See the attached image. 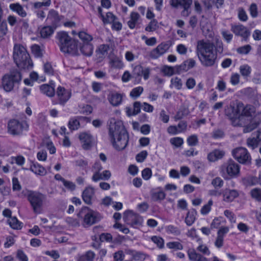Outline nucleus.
Here are the masks:
<instances>
[{"label": "nucleus", "mask_w": 261, "mask_h": 261, "mask_svg": "<svg viewBox=\"0 0 261 261\" xmlns=\"http://www.w3.org/2000/svg\"><path fill=\"white\" fill-rule=\"evenodd\" d=\"M158 27V21L153 19L145 28V31L147 32H153L156 30Z\"/></svg>", "instance_id": "6e6d98bb"}, {"label": "nucleus", "mask_w": 261, "mask_h": 261, "mask_svg": "<svg viewBox=\"0 0 261 261\" xmlns=\"http://www.w3.org/2000/svg\"><path fill=\"white\" fill-rule=\"evenodd\" d=\"M232 155L241 164H247L251 162V155L246 148L240 147L234 149Z\"/></svg>", "instance_id": "f8f14e48"}, {"label": "nucleus", "mask_w": 261, "mask_h": 261, "mask_svg": "<svg viewBox=\"0 0 261 261\" xmlns=\"http://www.w3.org/2000/svg\"><path fill=\"white\" fill-rule=\"evenodd\" d=\"M170 48V45L167 42H162L153 49L149 53L151 58L156 59L166 53Z\"/></svg>", "instance_id": "dca6fc26"}, {"label": "nucleus", "mask_w": 261, "mask_h": 261, "mask_svg": "<svg viewBox=\"0 0 261 261\" xmlns=\"http://www.w3.org/2000/svg\"><path fill=\"white\" fill-rule=\"evenodd\" d=\"M143 88L141 86L133 88L130 92V96L133 98H137L143 93Z\"/></svg>", "instance_id": "09e8293b"}, {"label": "nucleus", "mask_w": 261, "mask_h": 261, "mask_svg": "<svg viewBox=\"0 0 261 261\" xmlns=\"http://www.w3.org/2000/svg\"><path fill=\"white\" fill-rule=\"evenodd\" d=\"M187 254L190 261H207L206 257L197 253L194 249H189Z\"/></svg>", "instance_id": "bb28decb"}, {"label": "nucleus", "mask_w": 261, "mask_h": 261, "mask_svg": "<svg viewBox=\"0 0 261 261\" xmlns=\"http://www.w3.org/2000/svg\"><path fill=\"white\" fill-rule=\"evenodd\" d=\"M74 164L76 166L79 167L83 170H85L88 166V162L84 159H79L74 161Z\"/></svg>", "instance_id": "8fccbe9b"}, {"label": "nucleus", "mask_w": 261, "mask_h": 261, "mask_svg": "<svg viewBox=\"0 0 261 261\" xmlns=\"http://www.w3.org/2000/svg\"><path fill=\"white\" fill-rule=\"evenodd\" d=\"M226 222L225 220L222 217H218L215 218L212 221L211 227L212 228H220V225Z\"/></svg>", "instance_id": "c03bdc74"}, {"label": "nucleus", "mask_w": 261, "mask_h": 261, "mask_svg": "<svg viewBox=\"0 0 261 261\" xmlns=\"http://www.w3.org/2000/svg\"><path fill=\"white\" fill-rule=\"evenodd\" d=\"M79 140L84 150L90 149L93 144L94 139L89 132H82L79 134Z\"/></svg>", "instance_id": "2eb2a0df"}, {"label": "nucleus", "mask_w": 261, "mask_h": 261, "mask_svg": "<svg viewBox=\"0 0 261 261\" xmlns=\"http://www.w3.org/2000/svg\"><path fill=\"white\" fill-rule=\"evenodd\" d=\"M43 70L45 74L52 75L54 73V69L49 62H46L43 65Z\"/></svg>", "instance_id": "bf43d9fd"}, {"label": "nucleus", "mask_w": 261, "mask_h": 261, "mask_svg": "<svg viewBox=\"0 0 261 261\" xmlns=\"http://www.w3.org/2000/svg\"><path fill=\"white\" fill-rule=\"evenodd\" d=\"M63 18V16L60 15L57 11L51 9L48 12L46 21L50 26L56 29L60 25L61 21Z\"/></svg>", "instance_id": "4468645a"}, {"label": "nucleus", "mask_w": 261, "mask_h": 261, "mask_svg": "<svg viewBox=\"0 0 261 261\" xmlns=\"http://www.w3.org/2000/svg\"><path fill=\"white\" fill-rule=\"evenodd\" d=\"M9 8L22 18L26 17L27 15V13L23 7L18 3L10 4Z\"/></svg>", "instance_id": "cd10ccee"}, {"label": "nucleus", "mask_w": 261, "mask_h": 261, "mask_svg": "<svg viewBox=\"0 0 261 261\" xmlns=\"http://www.w3.org/2000/svg\"><path fill=\"white\" fill-rule=\"evenodd\" d=\"M224 216L228 219L231 224L236 222V217L235 214L229 210H226L224 212Z\"/></svg>", "instance_id": "864d4df0"}, {"label": "nucleus", "mask_w": 261, "mask_h": 261, "mask_svg": "<svg viewBox=\"0 0 261 261\" xmlns=\"http://www.w3.org/2000/svg\"><path fill=\"white\" fill-rule=\"evenodd\" d=\"M98 16L101 19L104 23H111L113 22L117 17L112 12H108L106 15L102 14V9L100 7L98 8Z\"/></svg>", "instance_id": "a878e982"}, {"label": "nucleus", "mask_w": 261, "mask_h": 261, "mask_svg": "<svg viewBox=\"0 0 261 261\" xmlns=\"http://www.w3.org/2000/svg\"><path fill=\"white\" fill-rule=\"evenodd\" d=\"M177 66H175L174 67H165L164 69V72L166 75L168 76H171L174 73L178 74L177 69L176 67Z\"/></svg>", "instance_id": "338daca9"}, {"label": "nucleus", "mask_w": 261, "mask_h": 261, "mask_svg": "<svg viewBox=\"0 0 261 261\" xmlns=\"http://www.w3.org/2000/svg\"><path fill=\"white\" fill-rule=\"evenodd\" d=\"M108 136L113 147L122 150L127 146L129 135L122 121L111 118L108 123Z\"/></svg>", "instance_id": "f03ea898"}, {"label": "nucleus", "mask_w": 261, "mask_h": 261, "mask_svg": "<svg viewBox=\"0 0 261 261\" xmlns=\"http://www.w3.org/2000/svg\"><path fill=\"white\" fill-rule=\"evenodd\" d=\"M249 11L252 18H256L258 16V8L255 3H252L249 8Z\"/></svg>", "instance_id": "052dcab7"}, {"label": "nucleus", "mask_w": 261, "mask_h": 261, "mask_svg": "<svg viewBox=\"0 0 261 261\" xmlns=\"http://www.w3.org/2000/svg\"><path fill=\"white\" fill-rule=\"evenodd\" d=\"M182 83L181 80L178 77H174L171 79L170 87H174L179 90L182 88Z\"/></svg>", "instance_id": "49530a36"}, {"label": "nucleus", "mask_w": 261, "mask_h": 261, "mask_svg": "<svg viewBox=\"0 0 261 261\" xmlns=\"http://www.w3.org/2000/svg\"><path fill=\"white\" fill-rule=\"evenodd\" d=\"M125 257V254L122 250H118L113 254L114 261H123Z\"/></svg>", "instance_id": "774afa93"}, {"label": "nucleus", "mask_w": 261, "mask_h": 261, "mask_svg": "<svg viewBox=\"0 0 261 261\" xmlns=\"http://www.w3.org/2000/svg\"><path fill=\"white\" fill-rule=\"evenodd\" d=\"M187 142L189 146H196L198 142V139L197 136L196 135H192L189 136L187 138Z\"/></svg>", "instance_id": "680f3d73"}, {"label": "nucleus", "mask_w": 261, "mask_h": 261, "mask_svg": "<svg viewBox=\"0 0 261 261\" xmlns=\"http://www.w3.org/2000/svg\"><path fill=\"white\" fill-rule=\"evenodd\" d=\"M196 214L197 212L194 209L191 210L187 213L185 218V223L187 225L191 226L194 223Z\"/></svg>", "instance_id": "4c0bfd02"}, {"label": "nucleus", "mask_w": 261, "mask_h": 261, "mask_svg": "<svg viewBox=\"0 0 261 261\" xmlns=\"http://www.w3.org/2000/svg\"><path fill=\"white\" fill-rule=\"evenodd\" d=\"M165 230L168 234H173L174 236H179L181 233L179 228L173 225H168L165 226Z\"/></svg>", "instance_id": "79ce46f5"}, {"label": "nucleus", "mask_w": 261, "mask_h": 261, "mask_svg": "<svg viewBox=\"0 0 261 261\" xmlns=\"http://www.w3.org/2000/svg\"><path fill=\"white\" fill-rule=\"evenodd\" d=\"M123 95L117 92H112L108 96V100L114 106H117L122 102Z\"/></svg>", "instance_id": "c756f323"}, {"label": "nucleus", "mask_w": 261, "mask_h": 261, "mask_svg": "<svg viewBox=\"0 0 261 261\" xmlns=\"http://www.w3.org/2000/svg\"><path fill=\"white\" fill-rule=\"evenodd\" d=\"M222 195L223 201L225 202L229 203L232 202L237 198L239 195V193L237 190L226 188L222 190Z\"/></svg>", "instance_id": "aec40b11"}, {"label": "nucleus", "mask_w": 261, "mask_h": 261, "mask_svg": "<svg viewBox=\"0 0 261 261\" xmlns=\"http://www.w3.org/2000/svg\"><path fill=\"white\" fill-rule=\"evenodd\" d=\"M109 64L111 68L121 69L124 66L122 59L117 57L113 56L110 58Z\"/></svg>", "instance_id": "72a5a7b5"}, {"label": "nucleus", "mask_w": 261, "mask_h": 261, "mask_svg": "<svg viewBox=\"0 0 261 261\" xmlns=\"http://www.w3.org/2000/svg\"><path fill=\"white\" fill-rule=\"evenodd\" d=\"M22 79L21 73L17 69L10 71L2 78L1 87L6 92L11 91L15 84L19 83Z\"/></svg>", "instance_id": "6e6552de"}, {"label": "nucleus", "mask_w": 261, "mask_h": 261, "mask_svg": "<svg viewBox=\"0 0 261 261\" xmlns=\"http://www.w3.org/2000/svg\"><path fill=\"white\" fill-rule=\"evenodd\" d=\"M196 64V61L192 58L185 61L180 65H177L176 69H177L178 74L188 71L190 69L194 67Z\"/></svg>", "instance_id": "4be33fe9"}, {"label": "nucleus", "mask_w": 261, "mask_h": 261, "mask_svg": "<svg viewBox=\"0 0 261 261\" xmlns=\"http://www.w3.org/2000/svg\"><path fill=\"white\" fill-rule=\"evenodd\" d=\"M235 111L236 114H252L255 112V108L252 105L245 106L242 102L238 101Z\"/></svg>", "instance_id": "6ab92c4d"}, {"label": "nucleus", "mask_w": 261, "mask_h": 261, "mask_svg": "<svg viewBox=\"0 0 261 261\" xmlns=\"http://www.w3.org/2000/svg\"><path fill=\"white\" fill-rule=\"evenodd\" d=\"M41 92L48 97H53L55 95V87L52 85L43 84L39 87Z\"/></svg>", "instance_id": "2f4dec72"}, {"label": "nucleus", "mask_w": 261, "mask_h": 261, "mask_svg": "<svg viewBox=\"0 0 261 261\" xmlns=\"http://www.w3.org/2000/svg\"><path fill=\"white\" fill-rule=\"evenodd\" d=\"M166 197V194L162 190L155 191L151 193V198L153 201H161Z\"/></svg>", "instance_id": "ea45409f"}, {"label": "nucleus", "mask_w": 261, "mask_h": 261, "mask_svg": "<svg viewBox=\"0 0 261 261\" xmlns=\"http://www.w3.org/2000/svg\"><path fill=\"white\" fill-rule=\"evenodd\" d=\"M251 197L258 202L261 201V189L259 188H254L250 191Z\"/></svg>", "instance_id": "3c124183"}, {"label": "nucleus", "mask_w": 261, "mask_h": 261, "mask_svg": "<svg viewBox=\"0 0 261 261\" xmlns=\"http://www.w3.org/2000/svg\"><path fill=\"white\" fill-rule=\"evenodd\" d=\"M151 240L155 244L160 248H163L164 246V239L159 236H154L151 237Z\"/></svg>", "instance_id": "5fc2aeb1"}, {"label": "nucleus", "mask_w": 261, "mask_h": 261, "mask_svg": "<svg viewBox=\"0 0 261 261\" xmlns=\"http://www.w3.org/2000/svg\"><path fill=\"white\" fill-rule=\"evenodd\" d=\"M197 242L198 243L199 245L196 248V250L204 255H210L211 251L208 247L205 244H203L202 243V240L200 238H197Z\"/></svg>", "instance_id": "58836bf2"}, {"label": "nucleus", "mask_w": 261, "mask_h": 261, "mask_svg": "<svg viewBox=\"0 0 261 261\" xmlns=\"http://www.w3.org/2000/svg\"><path fill=\"white\" fill-rule=\"evenodd\" d=\"M223 52V43L217 39L215 43L207 40L200 39L196 42L195 53L202 65L204 67L214 66L217 59L218 54Z\"/></svg>", "instance_id": "f257e3e1"}, {"label": "nucleus", "mask_w": 261, "mask_h": 261, "mask_svg": "<svg viewBox=\"0 0 261 261\" xmlns=\"http://www.w3.org/2000/svg\"><path fill=\"white\" fill-rule=\"evenodd\" d=\"M30 170L37 175L44 176L47 173L45 168L37 162L31 163Z\"/></svg>", "instance_id": "b1692460"}, {"label": "nucleus", "mask_w": 261, "mask_h": 261, "mask_svg": "<svg viewBox=\"0 0 261 261\" xmlns=\"http://www.w3.org/2000/svg\"><path fill=\"white\" fill-rule=\"evenodd\" d=\"M32 52L36 57H41L42 56L40 47L37 44H34L31 47Z\"/></svg>", "instance_id": "e2e57ef3"}, {"label": "nucleus", "mask_w": 261, "mask_h": 261, "mask_svg": "<svg viewBox=\"0 0 261 261\" xmlns=\"http://www.w3.org/2000/svg\"><path fill=\"white\" fill-rule=\"evenodd\" d=\"M166 246L170 249L174 250H181L184 248L183 245L179 242L171 241L166 244Z\"/></svg>", "instance_id": "37998d69"}, {"label": "nucleus", "mask_w": 261, "mask_h": 261, "mask_svg": "<svg viewBox=\"0 0 261 261\" xmlns=\"http://www.w3.org/2000/svg\"><path fill=\"white\" fill-rule=\"evenodd\" d=\"M213 204V201L212 199L208 200L207 204L204 205L201 210V214L203 215L207 214L211 210V207Z\"/></svg>", "instance_id": "4d7b16f0"}, {"label": "nucleus", "mask_w": 261, "mask_h": 261, "mask_svg": "<svg viewBox=\"0 0 261 261\" xmlns=\"http://www.w3.org/2000/svg\"><path fill=\"white\" fill-rule=\"evenodd\" d=\"M231 31L236 35L240 36L244 39L247 38L250 35L248 29L242 24H231Z\"/></svg>", "instance_id": "a211bd4d"}, {"label": "nucleus", "mask_w": 261, "mask_h": 261, "mask_svg": "<svg viewBox=\"0 0 261 261\" xmlns=\"http://www.w3.org/2000/svg\"><path fill=\"white\" fill-rule=\"evenodd\" d=\"M94 194V189L91 186L87 187L82 193V199L85 203L90 205L92 203Z\"/></svg>", "instance_id": "412c9836"}, {"label": "nucleus", "mask_w": 261, "mask_h": 261, "mask_svg": "<svg viewBox=\"0 0 261 261\" xmlns=\"http://www.w3.org/2000/svg\"><path fill=\"white\" fill-rule=\"evenodd\" d=\"M56 29L50 25L44 26L40 29V36L43 38H48L54 34Z\"/></svg>", "instance_id": "473e14b6"}, {"label": "nucleus", "mask_w": 261, "mask_h": 261, "mask_svg": "<svg viewBox=\"0 0 261 261\" xmlns=\"http://www.w3.org/2000/svg\"><path fill=\"white\" fill-rule=\"evenodd\" d=\"M225 152L223 150L216 149L207 155V159L210 162H215L223 158Z\"/></svg>", "instance_id": "f704fd0d"}, {"label": "nucleus", "mask_w": 261, "mask_h": 261, "mask_svg": "<svg viewBox=\"0 0 261 261\" xmlns=\"http://www.w3.org/2000/svg\"><path fill=\"white\" fill-rule=\"evenodd\" d=\"M111 176V173L109 170H106L102 172H98L93 174L91 179L93 182H97L99 180H108Z\"/></svg>", "instance_id": "5701e85b"}, {"label": "nucleus", "mask_w": 261, "mask_h": 261, "mask_svg": "<svg viewBox=\"0 0 261 261\" xmlns=\"http://www.w3.org/2000/svg\"><path fill=\"white\" fill-rule=\"evenodd\" d=\"M140 16L137 12H132L130 14V19L127 22V25L130 29L138 27L140 24Z\"/></svg>", "instance_id": "c85d7f7f"}, {"label": "nucleus", "mask_w": 261, "mask_h": 261, "mask_svg": "<svg viewBox=\"0 0 261 261\" xmlns=\"http://www.w3.org/2000/svg\"><path fill=\"white\" fill-rule=\"evenodd\" d=\"M246 143L247 146L252 149L256 148L259 144L257 141H256L253 137L248 138Z\"/></svg>", "instance_id": "69168bd1"}, {"label": "nucleus", "mask_w": 261, "mask_h": 261, "mask_svg": "<svg viewBox=\"0 0 261 261\" xmlns=\"http://www.w3.org/2000/svg\"><path fill=\"white\" fill-rule=\"evenodd\" d=\"M123 219L127 224L134 228H138L143 225V217L138 214L134 213L133 211H125Z\"/></svg>", "instance_id": "9b49d317"}, {"label": "nucleus", "mask_w": 261, "mask_h": 261, "mask_svg": "<svg viewBox=\"0 0 261 261\" xmlns=\"http://www.w3.org/2000/svg\"><path fill=\"white\" fill-rule=\"evenodd\" d=\"M56 38L62 52L68 53L72 56L79 55L78 41L71 37L68 33L65 31L59 32Z\"/></svg>", "instance_id": "20e7f679"}, {"label": "nucleus", "mask_w": 261, "mask_h": 261, "mask_svg": "<svg viewBox=\"0 0 261 261\" xmlns=\"http://www.w3.org/2000/svg\"><path fill=\"white\" fill-rule=\"evenodd\" d=\"M79 37L84 43H90L93 40L92 36L85 31L80 32L78 34Z\"/></svg>", "instance_id": "a18cd8bd"}, {"label": "nucleus", "mask_w": 261, "mask_h": 261, "mask_svg": "<svg viewBox=\"0 0 261 261\" xmlns=\"http://www.w3.org/2000/svg\"><path fill=\"white\" fill-rule=\"evenodd\" d=\"M13 59L17 67L23 69H31L33 63L26 48L20 44H15L13 48Z\"/></svg>", "instance_id": "39448f33"}, {"label": "nucleus", "mask_w": 261, "mask_h": 261, "mask_svg": "<svg viewBox=\"0 0 261 261\" xmlns=\"http://www.w3.org/2000/svg\"><path fill=\"white\" fill-rule=\"evenodd\" d=\"M93 46L90 43H84L80 47L81 53L86 56H91L93 53Z\"/></svg>", "instance_id": "c9c22d12"}, {"label": "nucleus", "mask_w": 261, "mask_h": 261, "mask_svg": "<svg viewBox=\"0 0 261 261\" xmlns=\"http://www.w3.org/2000/svg\"><path fill=\"white\" fill-rule=\"evenodd\" d=\"M220 173L226 180L237 178L240 175V166L230 159L221 167Z\"/></svg>", "instance_id": "1a4fd4ad"}, {"label": "nucleus", "mask_w": 261, "mask_h": 261, "mask_svg": "<svg viewBox=\"0 0 261 261\" xmlns=\"http://www.w3.org/2000/svg\"><path fill=\"white\" fill-rule=\"evenodd\" d=\"M240 71L242 76L247 77L251 73V67L248 65H243L240 67Z\"/></svg>", "instance_id": "de8ad7c7"}, {"label": "nucleus", "mask_w": 261, "mask_h": 261, "mask_svg": "<svg viewBox=\"0 0 261 261\" xmlns=\"http://www.w3.org/2000/svg\"><path fill=\"white\" fill-rule=\"evenodd\" d=\"M84 120L86 122H89L90 120L86 117H80L78 119L71 118L68 122V126L71 131L77 130L81 125L80 121Z\"/></svg>", "instance_id": "393cba45"}, {"label": "nucleus", "mask_w": 261, "mask_h": 261, "mask_svg": "<svg viewBox=\"0 0 261 261\" xmlns=\"http://www.w3.org/2000/svg\"><path fill=\"white\" fill-rule=\"evenodd\" d=\"M8 223L10 226L13 229L19 230L23 226V223L19 221L16 217H10L8 220Z\"/></svg>", "instance_id": "e433bc0d"}, {"label": "nucleus", "mask_w": 261, "mask_h": 261, "mask_svg": "<svg viewBox=\"0 0 261 261\" xmlns=\"http://www.w3.org/2000/svg\"><path fill=\"white\" fill-rule=\"evenodd\" d=\"M192 0H171L170 4L171 6L174 8H182V14L184 16H188V12L192 4Z\"/></svg>", "instance_id": "ddd939ff"}, {"label": "nucleus", "mask_w": 261, "mask_h": 261, "mask_svg": "<svg viewBox=\"0 0 261 261\" xmlns=\"http://www.w3.org/2000/svg\"><path fill=\"white\" fill-rule=\"evenodd\" d=\"M95 257V253L89 250L82 254H77L75 257V261H93Z\"/></svg>", "instance_id": "7c9ffc66"}, {"label": "nucleus", "mask_w": 261, "mask_h": 261, "mask_svg": "<svg viewBox=\"0 0 261 261\" xmlns=\"http://www.w3.org/2000/svg\"><path fill=\"white\" fill-rule=\"evenodd\" d=\"M28 128L29 124L24 119H11L8 123V132L13 136L20 135Z\"/></svg>", "instance_id": "9d476101"}, {"label": "nucleus", "mask_w": 261, "mask_h": 261, "mask_svg": "<svg viewBox=\"0 0 261 261\" xmlns=\"http://www.w3.org/2000/svg\"><path fill=\"white\" fill-rule=\"evenodd\" d=\"M82 221V225L84 228L89 227L97 223L101 219L100 214L87 206L83 207L77 215Z\"/></svg>", "instance_id": "423d86ee"}, {"label": "nucleus", "mask_w": 261, "mask_h": 261, "mask_svg": "<svg viewBox=\"0 0 261 261\" xmlns=\"http://www.w3.org/2000/svg\"><path fill=\"white\" fill-rule=\"evenodd\" d=\"M223 180L220 177H216L214 178L211 181L212 185L215 188H221L224 185Z\"/></svg>", "instance_id": "13d9d810"}, {"label": "nucleus", "mask_w": 261, "mask_h": 261, "mask_svg": "<svg viewBox=\"0 0 261 261\" xmlns=\"http://www.w3.org/2000/svg\"><path fill=\"white\" fill-rule=\"evenodd\" d=\"M238 16L239 20L241 21H246L248 18L245 9L242 7L238 9Z\"/></svg>", "instance_id": "603ef678"}, {"label": "nucleus", "mask_w": 261, "mask_h": 261, "mask_svg": "<svg viewBox=\"0 0 261 261\" xmlns=\"http://www.w3.org/2000/svg\"><path fill=\"white\" fill-rule=\"evenodd\" d=\"M27 199L34 213L39 214L42 212L46 199L45 194L37 191H28Z\"/></svg>", "instance_id": "0eeeda50"}, {"label": "nucleus", "mask_w": 261, "mask_h": 261, "mask_svg": "<svg viewBox=\"0 0 261 261\" xmlns=\"http://www.w3.org/2000/svg\"><path fill=\"white\" fill-rule=\"evenodd\" d=\"M56 95L58 103L64 105L70 98L71 93L69 90L66 89L64 87L59 86L57 89Z\"/></svg>", "instance_id": "f3484780"}, {"label": "nucleus", "mask_w": 261, "mask_h": 261, "mask_svg": "<svg viewBox=\"0 0 261 261\" xmlns=\"http://www.w3.org/2000/svg\"><path fill=\"white\" fill-rule=\"evenodd\" d=\"M25 162V158L22 155L12 156L10 158V163L16 164L18 166L22 167Z\"/></svg>", "instance_id": "a19ab883"}, {"label": "nucleus", "mask_w": 261, "mask_h": 261, "mask_svg": "<svg viewBox=\"0 0 261 261\" xmlns=\"http://www.w3.org/2000/svg\"><path fill=\"white\" fill-rule=\"evenodd\" d=\"M233 126L244 127L243 132L247 133L256 128L260 122L258 115H227Z\"/></svg>", "instance_id": "7ed1b4c3"}, {"label": "nucleus", "mask_w": 261, "mask_h": 261, "mask_svg": "<svg viewBox=\"0 0 261 261\" xmlns=\"http://www.w3.org/2000/svg\"><path fill=\"white\" fill-rule=\"evenodd\" d=\"M170 142L175 147H179L183 144L184 140L180 137H174L170 139Z\"/></svg>", "instance_id": "0e129e2a"}]
</instances>
